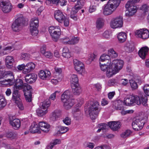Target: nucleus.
Masks as SVG:
<instances>
[{"instance_id":"obj_1","label":"nucleus","mask_w":149,"mask_h":149,"mask_svg":"<svg viewBox=\"0 0 149 149\" xmlns=\"http://www.w3.org/2000/svg\"><path fill=\"white\" fill-rule=\"evenodd\" d=\"M147 97L144 95L139 97L136 95H130L125 98L124 102L126 105L129 106L134 103L137 105L142 104L146 106L147 104Z\"/></svg>"},{"instance_id":"obj_2","label":"nucleus","mask_w":149,"mask_h":149,"mask_svg":"<svg viewBox=\"0 0 149 149\" xmlns=\"http://www.w3.org/2000/svg\"><path fill=\"white\" fill-rule=\"evenodd\" d=\"M123 64V61L121 60L116 59L113 61L110 64L111 71H107V77L110 78L122 69Z\"/></svg>"},{"instance_id":"obj_3","label":"nucleus","mask_w":149,"mask_h":149,"mask_svg":"<svg viewBox=\"0 0 149 149\" xmlns=\"http://www.w3.org/2000/svg\"><path fill=\"white\" fill-rule=\"evenodd\" d=\"M16 18L12 24V29L13 31L18 32L22 29L24 23L25 18L23 15L20 14L17 15Z\"/></svg>"},{"instance_id":"obj_4","label":"nucleus","mask_w":149,"mask_h":149,"mask_svg":"<svg viewBox=\"0 0 149 149\" xmlns=\"http://www.w3.org/2000/svg\"><path fill=\"white\" fill-rule=\"evenodd\" d=\"M91 104V106L88 109V112L92 120H95L101 111V108L97 101H94Z\"/></svg>"},{"instance_id":"obj_5","label":"nucleus","mask_w":149,"mask_h":149,"mask_svg":"<svg viewBox=\"0 0 149 149\" xmlns=\"http://www.w3.org/2000/svg\"><path fill=\"white\" fill-rule=\"evenodd\" d=\"M140 0H129L125 5V8L128 9L126 11L125 15L130 17L133 15L136 12L137 7L135 3L139 2Z\"/></svg>"},{"instance_id":"obj_6","label":"nucleus","mask_w":149,"mask_h":149,"mask_svg":"<svg viewBox=\"0 0 149 149\" xmlns=\"http://www.w3.org/2000/svg\"><path fill=\"white\" fill-rule=\"evenodd\" d=\"M49 31L53 40L56 42L59 38L61 35V31L58 26H51L49 27Z\"/></svg>"},{"instance_id":"obj_7","label":"nucleus","mask_w":149,"mask_h":149,"mask_svg":"<svg viewBox=\"0 0 149 149\" xmlns=\"http://www.w3.org/2000/svg\"><path fill=\"white\" fill-rule=\"evenodd\" d=\"M38 20L37 18L31 19L30 24V30L32 36H36L38 33L37 28L38 26Z\"/></svg>"},{"instance_id":"obj_8","label":"nucleus","mask_w":149,"mask_h":149,"mask_svg":"<svg viewBox=\"0 0 149 149\" xmlns=\"http://www.w3.org/2000/svg\"><path fill=\"white\" fill-rule=\"evenodd\" d=\"M24 90H25L24 94L26 101L29 102L31 101L32 93L33 89L31 86L27 84L24 83Z\"/></svg>"},{"instance_id":"obj_9","label":"nucleus","mask_w":149,"mask_h":149,"mask_svg":"<svg viewBox=\"0 0 149 149\" xmlns=\"http://www.w3.org/2000/svg\"><path fill=\"white\" fill-rule=\"evenodd\" d=\"M0 7L2 11L5 13H9L12 8L10 3L6 0H3L0 2Z\"/></svg>"},{"instance_id":"obj_10","label":"nucleus","mask_w":149,"mask_h":149,"mask_svg":"<svg viewBox=\"0 0 149 149\" xmlns=\"http://www.w3.org/2000/svg\"><path fill=\"white\" fill-rule=\"evenodd\" d=\"M123 19L121 17H117L111 20L110 25L111 28L114 29L121 27L123 25Z\"/></svg>"},{"instance_id":"obj_11","label":"nucleus","mask_w":149,"mask_h":149,"mask_svg":"<svg viewBox=\"0 0 149 149\" xmlns=\"http://www.w3.org/2000/svg\"><path fill=\"white\" fill-rule=\"evenodd\" d=\"M135 33L136 37L143 39H147L149 37V31L146 29L137 30L136 31Z\"/></svg>"},{"instance_id":"obj_12","label":"nucleus","mask_w":149,"mask_h":149,"mask_svg":"<svg viewBox=\"0 0 149 149\" xmlns=\"http://www.w3.org/2000/svg\"><path fill=\"white\" fill-rule=\"evenodd\" d=\"M3 75L4 77H10L11 78L10 79H9L3 80L2 81V82L5 83V82L6 81L8 82V83L5 84H8L10 86H11L14 84L15 81L13 80L14 76L12 72L10 71H5L3 72Z\"/></svg>"},{"instance_id":"obj_13","label":"nucleus","mask_w":149,"mask_h":149,"mask_svg":"<svg viewBox=\"0 0 149 149\" xmlns=\"http://www.w3.org/2000/svg\"><path fill=\"white\" fill-rule=\"evenodd\" d=\"M73 62L75 70L79 73H81L84 69L83 63L76 59H74Z\"/></svg>"},{"instance_id":"obj_14","label":"nucleus","mask_w":149,"mask_h":149,"mask_svg":"<svg viewBox=\"0 0 149 149\" xmlns=\"http://www.w3.org/2000/svg\"><path fill=\"white\" fill-rule=\"evenodd\" d=\"M116 10L106 3L104 6L103 9V14L105 16H108L112 14Z\"/></svg>"},{"instance_id":"obj_15","label":"nucleus","mask_w":149,"mask_h":149,"mask_svg":"<svg viewBox=\"0 0 149 149\" xmlns=\"http://www.w3.org/2000/svg\"><path fill=\"white\" fill-rule=\"evenodd\" d=\"M25 77L26 82L31 84L36 81L37 78V76L34 73L29 74L26 75Z\"/></svg>"},{"instance_id":"obj_16","label":"nucleus","mask_w":149,"mask_h":149,"mask_svg":"<svg viewBox=\"0 0 149 149\" xmlns=\"http://www.w3.org/2000/svg\"><path fill=\"white\" fill-rule=\"evenodd\" d=\"M54 16L55 19L59 22L62 23V22L65 17L63 13L60 10L55 11Z\"/></svg>"},{"instance_id":"obj_17","label":"nucleus","mask_w":149,"mask_h":149,"mask_svg":"<svg viewBox=\"0 0 149 149\" xmlns=\"http://www.w3.org/2000/svg\"><path fill=\"white\" fill-rule=\"evenodd\" d=\"M35 67V65L32 62L27 63L25 65V68L22 71L23 74H26L34 70Z\"/></svg>"},{"instance_id":"obj_18","label":"nucleus","mask_w":149,"mask_h":149,"mask_svg":"<svg viewBox=\"0 0 149 149\" xmlns=\"http://www.w3.org/2000/svg\"><path fill=\"white\" fill-rule=\"evenodd\" d=\"M39 126L40 129L44 132H47L49 130L50 125L45 122H39Z\"/></svg>"},{"instance_id":"obj_19","label":"nucleus","mask_w":149,"mask_h":149,"mask_svg":"<svg viewBox=\"0 0 149 149\" xmlns=\"http://www.w3.org/2000/svg\"><path fill=\"white\" fill-rule=\"evenodd\" d=\"M148 50L149 48L148 47H143L139 50L138 54L141 58L144 59L148 54Z\"/></svg>"},{"instance_id":"obj_20","label":"nucleus","mask_w":149,"mask_h":149,"mask_svg":"<svg viewBox=\"0 0 149 149\" xmlns=\"http://www.w3.org/2000/svg\"><path fill=\"white\" fill-rule=\"evenodd\" d=\"M10 123L15 130H17L20 127L21 125L20 120L18 119L10 120Z\"/></svg>"},{"instance_id":"obj_21","label":"nucleus","mask_w":149,"mask_h":149,"mask_svg":"<svg viewBox=\"0 0 149 149\" xmlns=\"http://www.w3.org/2000/svg\"><path fill=\"white\" fill-rule=\"evenodd\" d=\"M14 59L12 56H7L5 58L6 65V67L9 69L12 68L13 67Z\"/></svg>"},{"instance_id":"obj_22","label":"nucleus","mask_w":149,"mask_h":149,"mask_svg":"<svg viewBox=\"0 0 149 149\" xmlns=\"http://www.w3.org/2000/svg\"><path fill=\"white\" fill-rule=\"evenodd\" d=\"M50 74L51 73L49 71L47 70L45 71L41 70L38 74V76L42 79H45L49 78Z\"/></svg>"},{"instance_id":"obj_23","label":"nucleus","mask_w":149,"mask_h":149,"mask_svg":"<svg viewBox=\"0 0 149 149\" xmlns=\"http://www.w3.org/2000/svg\"><path fill=\"white\" fill-rule=\"evenodd\" d=\"M109 127L113 130L116 131L120 128V125L119 122L115 121L110 122L108 123Z\"/></svg>"},{"instance_id":"obj_24","label":"nucleus","mask_w":149,"mask_h":149,"mask_svg":"<svg viewBox=\"0 0 149 149\" xmlns=\"http://www.w3.org/2000/svg\"><path fill=\"white\" fill-rule=\"evenodd\" d=\"M120 3V0H109L107 3L116 10Z\"/></svg>"},{"instance_id":"obj_25","label":"nucleus","mask_w":149,"mask_h":149,"mask_svg":"<svg viewBox=\"0 0 149 149\" xmlns=\"http://www.w3.org/2000/svg\"><path fill=\"white\" fill-rule=\"evenodd\" d=\"M123 103L122 101L120 100L115 101L113 103V107L117 110H123L124 109Z\"/></svg>"},{"instance_id":"obj_26","label":"nucleus","mask_w":149,"mask_h":149,"mask_svg":"<svg viewBox=\"0 0 149 149\" xmlns=\"http://www.w3.org/2000/svg\"><path fill=\"white\" fill-rule=\"evenodd\" d=\"M72 85V91L75 95H79L81 92V89L78 84H73Z\"/></svg>"},{"instance_id":"obj_27","label":"nucleus","mask_w":149,"mask_h":149,"mask_svg":"<svg viewBox=\"0 0 149 149\" xmlns=\"http://www.w3.org/2000/svg\"><path fill=\"white\" fill-rule=\"evenodd\" d=\"M63 103V106L66 109H70L73 105L74 103V100L73 99H69L64 102H62Z\"/></svg>"},{"instance_id":"obj_28","label":"nucleus","mask_w":149,"mask_h":149,"mask_svg":"<svg viewBox=\"0 0 149 149\" xmlns=\"http://www.w3.org/2000/svg\"><path fill=\"white\" fill-rule=\"evenodd\" d=\"M100 68L101 70L103 71H106V74L107 76V71H111L110 64L111 63L107 62L106 64H102L101 65V63H100Z\"/></svg>"},{"instance_id":"obj_29","label":"nucleus","mask_w":149,"mask_h":149,"mask_svg":"<svg viewBox=\"0 0 149 149\" xmlns=\"http://www.w3.org/2000/svg\"><path fill=\"white\" fill-rule=\"evenodd\" d=\"M70 93L69 90H67L65 91L61 95V99L62 102H64L67 101L69 99H72L70 98Z\"/></svg>"},{"instance_id":"obj_30","label":"nucleus","mask_w":149,"mask_h":149,"mask_svg":"<svg viewBox=\"0 0 149 149\" xmlns=\"http://www.w3.org/2000/svg\"><path fill=\"white\" fill-rule=\"evenodd\" d=\"M29 131L31 133H34L40 132V128L37 124L35 123L32 124L30 127Z\"/></svg>"},{"instance_id":"obj_31","label":"nucleus","mask_w":149,"mask_h":149,"mask_svg":"<svg viewBox=\"0 0 149 149\" xmlns=\"http://www.w3.org/2000/svg\"><path fill=\"white\" fill-rule=\"evenodd\" d=\"M117 38L120 42H124L126 39L127 35L124 32H121L118 34Z\"/></svg>"},{"instance_id":"obj_32","label":"nucleus","mask_w":149,"mask_h":149,"mask_svg":"<svg viewBox=\"0 0 149 149\" xmlns=\"http://www.w3.org/2000/svg\"><path fill=\"white\" fill-rule=\"evenodd\" d=\"M20 95L19 91L17 90H14L13 92L12 93V99L14 100L15 102L16 100L18 101L20 100Z\"/></svg>"},{"instance_id":"obj_33","label":"nucleus","mask_w":149,"mask_h":149,"mask_svg":"<svg viewBox=\"0 0 149 149\" xmlns=\"http://www.w3.org/2000/svg\"><path fill=\"white\" fill-rule=\"evenodd\" d=\"M50 101L49 99H47L43 102H41L40 104V107L42 108L43 110L47 109L50 106Z\"/></svg>"},{"instance_id":"obj_34","label":"nucleus","mask_w":149,"mask_h":149,"mask_svg":"<svg viewBox=\"0 0 149 149\" xmlns=\"http://www.w3.org/2000/svg\"><path fill=\"white\" fill-rule=\"evenodd\" d=\"M24 85L23 81L21 79H19L16 80L15 86L17 88L21 89L23 88Z\"/></svg>"},{"instance_id":"obj_35","label":"nucleus","mask_w":149,"mask_h":149,"mask_svg":"<svg viewBox=\"0 0 149 149\" xmlns=\"http://www.w3.org/2000/svg\"><path fill=\"white\" fill-rule=\"evenodd\" d=\"M104 20L102 18L98 19L96 22V27L99 29H102L104 25Z\"/></svg>"},{"instance_id":"obj_36","label":"nucleus","mask_w":149,"mask_h":149,"mask_svg":"<svg viewBox=\"0 0 149 149\" xmlns=\"http://www.w3.org/2000/svg\"><path fill=\"white\" fill-rule=\"evenodd\" d=\"M47 112V109L43 110L42 108L40 107L36 110L37 114L38 116L40 117L42 116L45 115Z\"/></svg>"},{"instance_id":"obj_37","label":"nucleus","mask_w":149,"mask_h":149,"mask_svg":"<svg viewBox=\"0 0 149 149\" xmlns=\"http://www.w3.org/2000/svg\"><path fill=\"white\" fill-rule=\"evenodd\" d=\"M7 104L6 100L3 95H0V110L3 109Z\"/></svg>"},{"instance_id":"obj_38","label":"nucleus","mask_w":149,"mask_h":149,"mask_svg":"<svg viewBox=\"0 0 149 149\" xmlns=\"http://www.w3.org/2000/svg\"><path fill=\"white\" fill-rule=\"evenodd\" d=\"M59 116V114L57 111H55L52 112L50 116V119L51 120L54 121L56 120Z\"/></svg>"},{"instance_id":"obj_39","label":"nucleus","mask_w":149,"mask_h":149,"mask_svg":"<svg viewBox=\"0 0 149 149\" xmlns=\"http://www.w3.org/2000/svg\"><path fill=\"white\" fill-rule=\"evenodd\" d=\"M61 142V140L58 139H55L52 141L49 145L47 146V149H52L54 146L59 144Z\"/></svg>"},{"instance_id":"obj_40","label":"nucleus","mask_w":149,"mask_h":149,"mask_svg":"<svg viewBox=\"0 0 149 149\" xmlns=\"http://www.w3.org/2000/svg\"><path fill=\"white\" fill-rule=\"evenodd\" d=\"M108 54L110 58L111 57L115 58L118 56V53L113 48L110 49L108 50Z\"/></svg>"},{"instance_id":"obj_41","label":"nucleus","mask_w":149,"mask_h":149,"mask_svg":"<svg viewBox=\"0 0 149 149\" xmlns=\"http://www.w3.org/2000/svg\"><path fill=\"white\" fill-rule=\"evenodd\" d=\"M136 121L134 120L132 123V125L133 129L136 131H138L141 130L142 128V125H140L139 123H136Z\"/></svg>"},{"instance_id":"obj_42","label":"nucleus","mask_w":149,"mask_h":149,"mask_svg":"<svg viewBox=\"0 0 149 149\" xmlns=\"http://www.w3.org/2000/svg\"><path fill=\"white\" fill-rule=\"evenodd\" d=\"M62 56L65 58H69L71 56L70 53L67 47H64L63 50Z\"/></svg>"},{"instance_id":"obj_43","label":"nucleus","mask_w":149,"mask_h":149,"mask_svg":"<svg viewBox=\"0 0 149 149\" xmlns=\"http://www.w3.org/2000/svg\"><path fill=\"white\" fill-rule=\"evenodd\" d=\"M59 130L57 132L58 134L65 133L68 131L69 130V128L65 126H59Z\"/></svg>"},{"instance_id":"obj_44","label":"nucleus","mask_w":149,"mask_h":149,"mask_svg":"<svg viewBox=\"0 0 149 149\" xmlns=\"http://www.w3.org/2000/svg\"><path fill=\"white\" fill-rule=\"evenodd\" d=\"M110 59L109 56L108 55L105 54H103L100 57V61L102 62L105 61H108L109 63H111V61H109Z\"/></svg>"},{"instance_id":"obj_45","label":"nucleus","mask_w":149,"mask_h":149,"mask_svg":"<svg viewBox=\"0 0 149 149\" xmlns=\"http://www.w3.org/2000/svg\"><path fill=\"white\" fill-rule=\"evenodd\" d=\"M132 133V132L130 130H127L123 132L121 134L120 136L122 138H125L129 136Z\"/></svg>"},{"instance_id":"obj_46","label":"nucleus","mask_w":149,"mask_h":149,"mask_svg":"<svg viewBox=\"0 0 149 149\" xmlns=\"http://www.w3.org/2000/svg\"><path fill=\"white\" fill-rule=\"evenodd\" d=\"M70 80L72 84L73 83H74V84H78V79L77 76L75 74H73L71 75Z\"/></svg>"},{"instance_id":"obj_47","label":"nucleus","mask_w":149,"mask_h":149,"mask_svg":"<svg viewBox=\"0 0 149 149\" xmlns=\"http://www.w3.org/2000/svg\"><path fill=\"white\" fill-rule=\"evenodd\" d=\"M30 57V55L27 53H22L21 54V58L23 60H28Z\"/></svg>"},{"instance_id":"obj_48","label":"nucleus","mask_w":149,"mask_h":149,"mask_svg":"<svg viewBox=\"0 0 149 149\" xmlns=\"http://www.w3.org/2000/svg\"><path fill=\"white\" fill-rule=\"evenodd\" d=\"M15 103L20 110H24V106L20 100L18 101L16 100V101L15 102Z\"/></svg>"},{"instance_id":"obj_49","label":"nucleus","mask_w":149,"mask_h":149,"mask_svg":"<svg viewBox=\"0 0 149 149\" xmlns=\"http://www.w3.org/2000/svg\"><path fill=\"white\" fill-rule=\"evenodd\" d=\"M79 38L78 37H72L70 40L69 44L74 45L77 43L79 41Z\"/></svg>"},{"instance_id":"obj_50","label":"nucleus","mask_w":149,"mask_h":149,"mask_svg":"<svg viewBox=\"0 0 149 149\" xmlns=\"http://www.w3.org/2000/svg\"><path fill=\"white\" fill-rule=\"evenodd\" d=\"M6 135L8 138L11 139H14L16 136V134L13 132H8L6 133Z\"/></svg>"},{"instance_id":"obj_51","label":"nucleus","mask_w":149,"mask_h":149,"mask_svg":"<svg viewBox=\"0 0 149 149\" xmlns=\"http://www.w3.org/2000/svg\"><path fill=\"white\" fill-rule=\"evenodd\" d=\"M134 48L132 45H130V43H127L125 47V50L127 52H131L132 51Z\"/></svg>"},{"instance_id":"obj_52","label":"nucleus","mask_w":149,"mask_h":149,"mask_svg":"<svg viewBox=\"0 0 149 149\" xmlns=\"http://www.w3.org/2000/svg\"><path fill=\"white\" fill-rule=\"evenodd\" d=\"M134 120L136 121V123H139L140 125H142V128H143V127L145 123L144 119L142 118H136L135 120Z\"/></svg>"},{"instance_id":"obj_53","label":"nucleus","mask_w":149,"mask_h":149,"mask_svg":"<svg viewBox=\"0 0 149 149\" xmlns=\"http://www.w3.org/2000/svg\"><path fill=\"white\" fill-rule=\"evenodd\" d=\"M130 83L132 89L135 90L137 88L138 85L133 80H131L130 81Z\"/></svg>"},{"instance_id":"obj_54","label":"nucleus","mask_w":149,"mask_h":149,"mask_svg":"<svg viewBox=\"0 0 149 149\" xmlns=\"http://www.w3.org/2000/svg\"><path fill=\"white\" fill-rule=\"evenodd\" d=\"M84 4L83 0H78L77 1V3L75 6H77L78 8L79 7V8L81 9L83 8Z\"/></svg>"},{"instance_id":"obj_55","label":"nucleus","mask_w":149,"mask_h":149,"mask_svg":"<svg viewBox=\"0 0 149 149\" xmlns=\"http://www.w3.org/2000/svg\"><path fill=\"white\" fill-rule=\"evenodd\" d=\"M96 56V55L94 54L90 55L88 60L86 61L87 63L88 64H90L95 58Z\"/></svg>"},{"instance_id":"obj_56","label":"nucleus","mask_w":149,"mask_h":149,"mask_svg":"<svg viewBox=\"0 0 149 149\" xmlns=\"http://www.w3.org/2000/svg\"><path fill=\"white\" fill-rule=\"evenodd\" d=\"M145 93L147 95L149 96V85L146 84L143 87Z\"/></svg>"},{"instance_id":"obj_57","label":"nucleus","mask_w":149,"mask_h":149,"mask_svg":"<svg viewBox=\"0 0 149 149\" xmlns=\"http://www.w3.org/2000/svg\"><path fill=\"white\" fill-rule=\"evenodd\" d=\"M80 9L79 8V7L78 8L77 6H74L72 8L70 14H76L79 10Z\"/></svg>"},{"instance_id":"obj_58","label":"nucleus","mask_w":149,"mask_h":149,"mask_svg":"<svg viewBox=\"0 0 149 149\" xmlns=\"http://www.w3.org/2000/svg\"><path fill=\"white\" fill-rule=\"evenodd\" d=\"M111 34V33L110 32L106 31L103 33L102 36L104 38L108 39L110 38Z\"/></svg>"},{"instance_id":"obj_59","label":"nucleus","mask_w":149,"mask_h":149,"mask_svg":"<svg viewBox=\"0 0 149 149\" xmlns=\"http://www.w3.org/2000/svg\"><path fill=\"white\" fill-rule=\"evenodd\" d=\"M71 119L69 117H66L63 120V123L67 125H69L71 123Z\"/></svg>"},{"instance_id":"obj_60","label":"nucleus","mask_w":149,"mask_h":149,"mask_svg":"<svg viewBox=\"0 0 149 149\" xmlns=\"http://www.w3.org/2000/svg\"><path fill=\"white\" fill-rule=\"evenodd\" d=\"M98 126L99 127H101V129L103 131L107 129V127H108L107 125L104 123L100 124L98 125Z\"/></svg>"},{"instance_id":"obj_61","label":"nucleus","mask_w":149,"mask_h":149,"mask_svg":"<svg viewBox=\"0 0 149 149\" xmlns=\"http://www.w3.org/2000/svg\"><path fill=\"white\" fill-rule=\"evenodd\" d=\"M63 42L65 44H69L70 40L68 37L63 38L61 39Z\"/></svg>"},{"instance_id":"obj_62","label":"nucleus","mask_w":149,"mask_h":149,"mask_svg":"<svg viewBox=\"0 0 149 149\" xmlns=\"http://www.w3.org/2000/svg\"><path fill=\"white\" fill-rule=\"evenodd\" d=\"M73 113L75 117H77L80 114V112L78 109H77L74 110L73 111Z\"/></svg>"},{"instance_id":"obj_63","label":"nucleus","mask_w":149,"mask_h":149,"mask_svg":"<svg viewBox=\"0 0 149 149\" xmlns=\"http://www.w3.org/2000/svg\"><path fill=\"white\" fill-rule=\"evenodd\" d=\"M43 55L46 58H50L52 56V54L49 51H46Z\"/></svg>"},{"instance_id":"obj_64","label":"nucleus","mask_w":149,"mask_h":149,"mask_svg":"<svg viewBox=\"0 0 149 149\" xmlns=\"http://www.w3.org/2000/svg\"><path fill=\"white\" fill-rule=\"evenodd\" d=\"M12 49V47L10 46L7 47L5 48L4 49H3V52H2L1 53V54L2 55H4V54H6V52H5L6 51L8 50H10Z\"/></svg>"}]
</instances>
